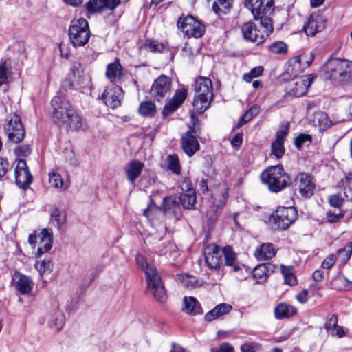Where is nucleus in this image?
<instances>
[{
    "mask_svg": "<svg viewBox=\"0 0 352 352\" xmlns=\"http://www.w3.org/2000/svg\"><path fill=\"white\" fill-rule=\"evenodd\" d=\"M244 6L251 11L254 19L260 20L262 30L258 29L253 22L248 21L241 27L243 36L248 41L261 44L274 30L272 19L274 0H244Z\"/></svg>",
    "mask_w": 352,
    "mask_h": 352,
    "instance_id": "nucleus-1",
    "label": "nucleus"
},
{
    "mask_svg": "<svg viewBox=\"0 0 352 352\" xmlns=\"http://www.w3.org/2000/svg\"><path fill=\"white\" fill-rule=\"evenodd\" d=\"M51 104L52 120L58 126L73 130L81 128V118L68 101L57 96L53 98Z\"/></svg>",
    "mask_w": 352,
    "mask_h": 352,
    "instance_id": "nucleus-2",
    "label": "nucleus"
},
{
    "mask_svg": "<svg viewBox=\"0 0 352 352\" xmlns=\"http://www.w3.org/2000/svg\"><path fill=\"white\" fill-rule=\"evenodd\" d=\"M3 130L8 137V142L12 145H17L14 149L15 162L17 164L14 168L15 182L19 188H22V184L19 179L22 168L19 164L22 162V147L20 145L22 141V122L19 115L13 114L10 116L3 125Z\"/></svg>",
    "mask_w": 352,
    "mask_h": 352,
    "instance_id": "nucleus-3",
    "label": "nucleus"
},
{
    "mask_svg": "<svg viewBox=\"0 0 352 352\" xmlns=\"http://www.w3.org/2000/svg\"><path fill=\"white\" fill-rule=\"evenodd\" d=\"M136 261L145 273L148 290L157 302H164L167 299V296L161 276L156 267L148 265L144 257L141 254L137 256Z\"/></svg>",
    "mask_w": 352,
    "mask_h": 352,
    "instance_id": "nucleus-4",
    "label": "nucleus"
},
{
    "mask_svg": "<svg viewBox=\"0 0 352 352\" xmlns=\"http://www.w3.org/2000/svg\"><path fill=\"white\" fill-rule=\"evenodd\" d=\"M324 77L335 85L350 83L352 61L338 58L329 59L324 65Z\"/></svg>",
    "mask_w": 352,
    "mask_h": 352,
    "instance_id": "nucleus-5",
    "label": "nucleus"
},
{
    "mask_svg": "<svg viewBox=\"0 0 352 352\" xmlns=\"http://www.w3.org/2000/svg\"><path fill=\"white\" fill-rule=\"evenodd\" d=\"M194 109L198 113H204L213 98L212 83L207 77H199L195 82Z\"/></svg>",
    "mask_w": 352,
    "mask_h": 352,
    "instance_id": "nucleus-6",
    "label": "nucleus"
},
{
    "mask_svg": "<svg viewBox=\"0 0 352 352\" xmlns=\"http://www.w3.org/2000/svg\"><path fill=\"white\" fill-rule=\"evenodd\" d=\"M261 179L270 191L278 192L289 186L291 179L283 166H270L261 174Z\"/></svg>",
    "mask_w": 352,
    "mask_h": 352,
    "instance_id": "nucleus-7",
    "label": "nucleus"
},
{
    "mask_svg": "<svg viewBox=\"0 0 352 352\" xmlns=\"http://www.w3.org/2000/svg\"><path fill=\"white\" fill-rule=\"evenodd\" d=\"M45 309L48 327L56 333L59 332L65 325V316L60 307L58 299L50 297L45 302Z\"/></svg>",
    "mask_w": 352,
    "mask_h": 352,
    "instance_id": "nucleus-8",
    "label": "nucleus"
},
{
    "mask_svg": "<svg viewBox=\"0 0 352 352\" xmlns=\"http://www.w3.org/2000/svg\"><path fill=\"white\" fill-rule=\"evenodd\" d=\"M89 37L90 32L86 19L80 18L72 21L69 28V38L74 47L85 45Z\"/></svg>",
    "mask_w": 352,
    "mask_h": 352,
    "instance_id": "nucleus-9",
    "label": "nucleus"
},
{
    "mask_svg": "<svg viewBox=\"0 0 352 352\" xmlns=\"http://www.w3.org/2000/svg\"><path fill=\"white\" fill-rule=\"evenodd\" d=\"M177 26L188 37H201L205 32V25L191 15L180 17Z\"/></svg>",
    "mask_w": 352,
    "mask_h": 352,
    "instance_id": "nucleus-10",
    "label": "nucleus"
},
{
    "mask_svg": "<svg viewBox=\"0 0 352 352\" xmlns=\"http://www.w3.org/2000/svg\"><path fill=\"white\" fill-rule=\"evenodd\" d=\"M38 239V248L35 255L40 257L43 254L49 252L52 248L53 234L47 228H43L37 235L36 232L30 234L28 238V243L35 247Z\"/></svg>",
    "mask_w": 352,
    "mask_h": 352,
    "instance_id": "nucleus-11",
    "label": "nucleus"
},
{
    "mask_svg": "<svg viewBox=\"0 0 352 352\" xmlns=\"http://www.w3.org/2000/svg\"><path fill=\"white\" fill-rule=\"evenodd\" d=\"M38 239V248L35 255L40 257L43 254L49 252L52 248L53 234L47 228H43L37 235L36 232L30 234L28 238V243L35 247Z\"/></svg>",
    "mask_w": 352,
    "mask_h": 352,
    "instance_id": "nucleus-12",
    "label": "nucleus"
},
{
    "mask_svg": "<svg viewBox=\"0 0 352 352\" xmlns=\"http://www.w3.org/2000/svg\"><path fill=\"white\" fill-rule=\"evenodd\" d=\"M314 78V76L309 75L292 79L285 86L287 93L295 97L303 96L307 93L308 87L313 82Z\"/></svg>",
    "mask_w": 352,
    "mask_h": 352,
    "instance_id": "nucleus-13",
    "label": "nucleus"
},
{
    "mask_svg": "<svg viewBox=\"0 0 352 352\" xmlns=\"http://www.w3.org/2000/svg\"><path fill=\"white\" fill-rule=\"evenodd\" d=\"M297 215L294 207H280L272 214V218L278 228L286 230L294 222Z\"/></svg>",
    "mask_w": 352,
    "mask_h": 352,
    "instance_id": "nucleus-14",
    "label": "nucleus"
},
{
    "mask_svg": "<svg viewBox=\"0 0 352 352\" xmlns=\"http://www.w3.org/2000/svg\"><path fill=\"white\" fill-rule=\"evenodd\" d=\"M170 88V78L165 75H161L153 82L150 94L152 98L160 101L169 94Z\"/></svg>",
    "mask_w": 352,
    "mask_h": 352,
    "instance_id": "nucleus-15",
    "label": "nucleus"
},
{
    "mask_svg": "<svg viewBox=\"0 0 352 352\" xmlns=\"http://www.w3.org/2000/svg\"><path fill=\"white\" fill-rule=\"evenodd\" d=\"M294 185L302 196L310 197L313 195L315 185L310 175L305 173L298 174L295 178Z\"/></svg>",
    "mask_w": 352,
    "mask_h": 352,
    "instance_id": "nucleus-16",
    "label": "nucleus"
},
{
    "mask_svg": "<svg viewBox=\"0 0 352 352\" xmlns=\"http://www.w3.org/2000/svg\"><path fill=\"white\" fill-rule=\"evenodd\" d=\"M289 133V124L281 126L276 133V139L271 145V154L277 159H280L285 153V138Z\"/></svg>",
    "mask_w": 352,
    "mask_h": 352,
    "instance_id": "nucleus-17",
    "label": "nucleus"
},
{
    "mask_svg": "<svg viewBox=\"0 0 352 352\" xmlns=\"http://www.w3.org/2000/svg\"><path fill=\"white\" fill-rule=\"evenodd\" d=\"M205 260L211 269H219L222 264V252L215 244L208 245L204 250Z\"/></svg>",
    "mask_w": 352,
    "mask_h": 352,
    "instance_id": "nucleus-18",
    "label": "nucleus"
},
{
    "mask_svg": "<svg viewBox=\"0 0 352 352\" xmlns=\"http://www.w3.org/2000/svg\"><path fill=\"white\" fill-rule=\"evenodd\" d=\"M187 96V90L184 88L177 90L170 100L164 106L162 114L167 117L175 111L184 102Z\"/></svg>",
    "mask_w": 352,
    "mask_h": 352,
    "instance_id": "nucleus-19",
    "label": "nucleus"
},
{
    "mask_svg": "<svg viewBox=\"0 0 352 352\" xmlns=\"http://www.w3.org/2000/svg\"><path fill=\"white\" fill-rule=\"evenodd\" d=\"M102 97L107 106L114 109L120 105L122 90L118 86H113L107 89Z\"/></svg>",
    "mask_w": 352,
    "mask_h": 352,
    "instance_id": "nucleus-20",
    "label": "nucleus"
},
{
    "mask_svg": "<svg viewBox=\"0 0 352 352\" xmlns=\"http://www.w3.org/2000/svg\"><path fill=\"white\" fill-rule=\"evenodd\" d=\"M326 21L319 14H311L303 29L308 36H314L317 32L324 29Z\"/></svg>",
    "mask_w": 352,
    "mask_h": 352,
    "instance_id": "nucleus-21",
    "label": "nucleus"
},
{
    "mask_svg": "<svg viewBox=\"0 0 352 352\" xmlns=\"http://www.w3.org/2000/svg\"><path fill=\"white\" fill-rule=\"evenodd\" d=\"M120 3V0H89L86 4L87 11L91 13L100 12L105 8L113 10Z\"/></svg>",
    "mask_w": 352,
    "mask_h": 352,
    "instance_id": "nucleus-22",
    "label": "nucleus"
},
{
    "mask_svg": "<svg viewBox=\"0 0 352 352\" xmlns=\"http://www.w3.org/2000/svg\"><path fill=\"white\" fill-rule=\"evenodd\" d=\"M182 146L184 153L189 157H192L199 149V144L190 131L182 135Z\"/></svg>",
    "mask_w": 352,
    "mask_h": 352,
    "instance_id": "nucleus-23",
    "label": "nucleus"
},
{
    "mask_svg": "<svg viewBox=\"0 0 352 352\" xmlns=\"http://www.w3.org/2000/svg\"><path fill=\"white\" fill-rule=\"evenodd\" d=\"M144 167V163L137 160H132L126 164L124 170L131 184H133L135 183L137 178L141 175Z\"/></svg>",
    "mask_w": 352,
    "mask_h": 352,
    "instance_id": "nucleus-24",
    "label": "nucleus"
},
{
    "mask_svg": "<svg viewBox=\"0 0 352 352\" xmlns=\"http://www.w3.org/2000/svg\"><path fill=\"white\" fill-rule=\"evenodd\" d=\"M124 74L118 59L107 66L106 76L113 83H116L122 79Z\"/></svg>",
    "mask_w": 352,
    "mask_h": 352,
    "instance_id": "nucleus-25",
    "label": "nucleus"
},
{
    "mask_svg": "<svg viewBox=\"0 0 352 352\" xmlns=\"http://www.w3.org/2000/svg\"><path fill=\"white\" fill-rule=\"evenodd\" d=\"M163 200V209L164 215L177 214L178 213H179V198L177 197L175 195H172L164 197Z\"/></svg>",
    "mask_w": 352,
    "mask_h": 352,
    "instance_id": "nucleus-26",
    "label": "nucleus"
},
{
    "mask_svg": "<svg viewBox=\"0 0 352 352\" xmlns=\"http://www.w3.org/2000/svg\"><path fill=\"white\" fill-rule=\"evenodd\" d=\"M232 309V307L230 304L220 303L205 315V320L208 322L214 320L221 316L230 313Z\"/></svg>",
    "mask_w": 352,
    "mask_h": 352,
    "instance_id": "nucleus-27",
    "label": "nucleus"
},
{
    "mask_svg": "<svg viewBox=\"0 0 352 352\" xmlns=\"http://www.w3.org/2000/svg\"><path fill=\"white\" fill-rule=\"evenodd\" d=\"M311 122L314 126L319 128L320 131H325L333 125L332 120L329 118L327 114L322 111L314 113Z\"/></svg>",
    "mask_w": 352,
    "mask_h": 352,
    "instance_id": "nucleus-28",
    "label": "nucleus"
},
{
    "mask_svg": "<svg viewBox=\"0 0 352 352\" xmlns=\"http://www.w3.org/2000/svg\"><path fill=\"white\" fill-rule=\"evenodd\" d=\"M275 255V248L271 243H263L254 252V256L258 261L268 260Z\"/></svg>",
    "mask_w": 352,
    "mask_h": 352,
    "instance_id": "nucleus-29",
    "label": "nucleus"
},
{
    "mask_svg": "<svg viewBox=\"0 0 352 352\" xmlns=\"http://www.w3.org/2000/svg\"><path fill=\"white\" fill-rule=\"evenodd\" d=\"M184 311L188 314L197 315L202 313V309L199 302L192 296L184 298Z\"/></svg>",
    "mask_w": 352,
    "mask_h": 352,
    "instance_id": "nucleus-30",
    "label": "nucleus"
},
{
    "mask_svg": "<svg viewBox=\"0 0 352 352\" xmlns=\"http://www.w3.org/2000/svg\"><path fill=\"white\" fill-rule=\"evenodd\" d=\"M69 80L71 85L74 87H80L84 83L85 76L80 64H74L72 65L69 74Z\"/></svg>",
    "mask_w": 352,
    "mask_h": 352,
    "instance_id": "nucleus-31",
    "label": "nucleus"
},
{
    "mask_svg": "<svg viewBox=\"0 0 352 352\" xmlns=\"http://www.w3.org/2000/svg\"><path fill=\"white\" fill-rule=\"evenodd\" d=\"M176 280L187 288H195L203 285L202 280H198L195 276L188 274H177Z\"/></svg>",
    "mask_w": 352,
    "mask_h": 352,
    "instance_id": "nucleus-32",
    "label": "nucleus"
},
{
    "mask_svg": "<svg viewBox=\"0 0 352 352\" xmlns=\"http://www.w3.org/2000/svg\"><path fill=\"white\" fill-rule=\"evenodd\" d=\"M296 313L297 309L294 307L286 303H280L274 309L275 317L278 319L290 317Z\"/></svg>",
    "mask_w": 352,
    "mask_h": 352,
    "instance_id": "nucleus-33",
    "label": "nucleus"
},
{
    "mask_svg": "<svg viewBox=\"0 0 352 352\" xmlns=\"http://www.w3.org/2000/svg\"><path fill=\"white\" fill-rule=\"evenodd\" d=\"M50 217V223L58 229H60L66 223L65 213L57 208H54L51 210Z\"/></svg>",
    "mask_w": 352,
    "mask_h": 352,
    "instance_id": "nucleus-34",
    "label": "nucleus"
},
{
    "mask_svg": "<svg viewBox=\"0 0 352 352\" xmlns=\"http://www.w3.org/2000/svg\"><path fill=\"white\" fill-rule=\"evenodd\" d=\"M49 184L55 189L66 190L69 188V184L65 182L62 176L56 172H50L48 174Z\"/></svg>",
    "mask_w": 352,
    "mask_h": 352,
    "instance_id": "nucleus-35",
    "label": "nucleus"
},
{
    "mask_svg": "<svg viewBox=\"0 0 352 352\" xmlns=\"http://www.w3.org/2000/svg\"><path fill=\"white\" fill-rule=\"evenodd\" d=\"M232 0H217L212 4L213 11L219 14H226L230 10Z\"/></svg>",
    "mask_w": 352,
    "mask_h": 352,
    "instance_id": "nucleus-36",
    "label": "nucleus"
},
{
    "mask_svg": "<svg viewBox=\"0 0 352 352\" xmlns=\"http://www.w3.org/2000/svg\"><path fill=\"white\" fill-rule=\"evenodd\" d=\"M34 266L41 276L51 273L54 268V264L50 258L38 260Z\"/></svg>",
    "mask_w": 352,
    "mask_h": 352,
    "instance_id": "nucleus-37",
    "label": "nucleus"
},
{
    "mask_svg": "<svg viewBox=\"0 0 352 352\" xmlns=\"http://www.w3.org/2000/svg\"><path fill=\"white\" fill-rule=\"evenodd\" d=\"M339 186L343 188L346 199L352 200V173H348L345 177L339 182Z\"/></svg>",
    "mask_w": 352,
    "mask_h": 352,
    "instance_id": "nucleus-38",
    "label": "nucleus"
},
{
    "mask_svg": "<svg viewBox=\"0 0 352 352\" xmlns=\"http://www.w3.org/2000/svg\"><path fill=\"white\" fill-rule=\"evenodd\" d=\"M179 201L184 208L187 209L192 208L196 203L195 191L190 190V192L182 193L179 197Z\"/></svg>",
    "mask_w": 352,
    "mask_h": 352,
    "instance_id": "nucleus-39",
    "label": "nucleus"
},
{
    "mask_svg": "<svg viewBox=\"0 0 352 352\" xmlns=\"http://www.w3.org/2000/svg\"><path fill=\"white\" fill-rule=\"evenodd\" d=\"M23 173L24 177L26 178V182H23V192L25 193V195H28V193L30 194V199H32L34 195V191L32 188L28 187V185H30L33 180V176L32 175L31 173L30 172V170L27 166L26 162L23 160Z\"/></svg>",
    "mask_w": 352,
    "mask_h": 352,
    "instance_id": "nucleus-40",
    "label": "nucleus"
},
{
    "mask_svg": "<svg viewBox=\"0 0 352 352\" xmlns=\"http://www.w3.org/2000/svg\"><path fill=\"white\" fill-rule=\"evenodd\" d=\"M139 112L144 116L153 117L156 113L155 104L151 101L142 102L139 107Z\"/></svg>",
    "mask_w": 352,
    "mask_h": 352,
    "instance_id": "nucleus-41",
    "label": "nucleus"
},
{
    "mask_svg": "<svg viewBox=\"0 0 352 352\" xmlns=\"http://www.w3.org/2000/svg\"><path fill=\"white\" fill-rule=\"evenodd\" d=\"M34 286L32 280L23 275V295H26L28 300L31 302L35 296Z\"/></svg>",
    "mask_w": 352,
    "mask_h": 352,
    "instance_id": "nucleus-42",
    "label": "nucleus"
},
{
    "mask_svg": "<svg viewBox=\"0 0 352 352\" xmlns=\"http://www.w3.org/2000/svg\"><path fill=\"white\" fill-rule=\"evenodd\" d=\"M281 272L284 276L285 283L293 286L297 283V280L294 274V270L292 267L280 266Z\"/></svg>",
    "mask_w": 352,
    "mask_h": 352,
    "instance_id": "nucleus-43",
    "label": "nucleus"
},
{
    "mask_svg": "<svg viewBox=\"0 0 352 352\" xmlns=\"http://www.w3.org/2000/svg\"><path fill=\"white\" fill-rule=\"evenodd\" d=\"M259 110L260 108L258 105H253L252 107H250L243 115V116L241 118L238 124V127H240L250 122L259 113Z\"/></svg>",
    "mask_w": 352,
    "mask_h": 352,
    "instance_id": "nucleus-44",
    "label": "nucleus"
},
{
    "mask_svg": "<svg viewBox=\"0 0 352 352\" xmlns=\"http://www.w3.org/2000/svg\"><path fill=\"white\" fill-rule=\"evenodd\" d=\"M337 280H340L342 282V284L343 285V288L344 289H352V281H350L346 277H344V276H341L340 274H338L337 276L333 277V279L331 280V285H332L333 288L338 289V290L342 289V285L337 284Z\"/></svg>",
    "mask_w": 352,
    "mask_h": 352,
    "instance_id": "nucleus-45",
    "label": "nucleus"
},
{
    "mask_svg": "<svg viewBox=\"0 0 352 352\" xmlns=\"http://www.w3.org/2000/svg\"><path fill=\"white\" fill-rule=\"evenodd\" d=\"M168 168L173 173L179 175L181 171L179 160L176 155H170L166 158Z\"/></svg>",
    "mask_w": 352,
    "mask_h": 352,
    "instance_id": "nucleus-46",
    "label": "nucleus"
},
{
    "mask_svg": "<svg viewBox=\"0 0 352 352\" xmlns=\"http://www.w3.org/2000/svg\"><path fill=\"white\" fill-rule=\"evenodd\" d=\"M305 69L301 64L294 57L289 61L287 72L294 76H297L299 74L303 72Z\"/></svg>",
    "mask_w": 352,
    "mask_h": 352,
    "instance_id": "nucleus-47",
    "label": "nucleus"
},
{
    "mask_svg": "<svg viewBox=\"0 0 352 352\" xmlns=\"http://www.w3.org/2000/svg\"><path fill=\"white\" fill-rule=\"evenodd\" d=\"M270 52L277 54H285L287 52V45L282 41H276L268 46Z\"/></svg>",
    "mask_w": 352,
    "mask_h": 352,
    "instance_id": "nucleus-48",
    "label": "nucleus"
},
{
    "mask_svg": "<svg viewBox=\"0 0 352 352\" xmlns=\"http://www.w3.org/2000/svg\"><path fill=\"white\" fill-rule=\"evenodd\" d=\"M267 265L261 264L256 266L253 270V277L258 282L263 281L267 276Z\"/></svg>",
    "mask_w": 352,
    "mask_h": 352,
    "instance_id": "nucleus-49",
    "label": "nucleus"
},
{
    "mask_svg": "<svg viewBox=\"0 0 352 352\" xmlns=\"http://www.w3.org/2000/svg\"><path fill=\"white\" fill-rule=\"evenodd\" d=\"M311 141V135L305 133H300L295 138L294 145L298 149H300L302 146L310 144Z\"/></svg>",
    "mask_w": 352,
    "mask_h": 352,
    "instance_id": "nucleus-50",
    "label": "nucleus"
},
{
    "mask_svg": "<svg viewBox=\"0 0 352 352\" xmlns=\"http://www.w3.org/2000/svg\"><path fill=\"white\" fill-rule=\"evenodd\" d=\"M295 58L301 64L302 67L305 69L311 65L314 59V55L311 52L304 53L300 54V56H296Z\"/></svg>",
    "mask_w": 352,
    "mask_h": 352,
    "instance_id": "nucleus-51",
    "label": "nucleus"
},
{
    "mask_svg": "<svg viewBox=\"0 0 352 352\" xmlns=\"http://www.w3.org/2000/svg\"><path fill=\"white\" fill-rule=\"evenodd\" d=\"M222 254L224 255L226 264L227 265H233L236 260V254L230 246H226L223 249Z\"/></svg>",
    "mask_w": 352,
    "mask_h": 352,
    "instance_id": "nucleus-52",
    "label": "nucleus"
},
{
    "mask_svg": "<svg viewBox=\"0 0 352 352\" xmlns=\"http://www.w3.org/2000/svg\"><path fill=\"white\" fill-rule=\"evenodd\" d=\"M263 70L264 69L261 66L254 67L250 71V72L245 73L243 75V80L246 82H250L253 78L261 76Z\"/></svg>",
    "mask_w": 352,
    "mask_h": 352,
    "instance_id": "nucleus-53",
    "label": "nucleus"
},
{
    "mask_svg": "<svg viewBox=\"0 0 352 352\" xmlns=\"http://www.w3.org/2000/svg\"><path fill=\"white\" fill-rule=\"evenodd\" d=\"M337 252L340 259L343 262H346L351 256L352 247L351 245H346L343 248L339 249Z\"/></svg>",
    "mask_w": 352,
    "mask_h": 352,
    "instance_id": "nucleus-54",
    "label": "nucleus"
},
{
    "mask_svg": "<svg viewBox=\"0 0 352 352\" xmlns=\"http://www.w3.org/2000/svg\"><path fill=\"white\" fill-rule=\"evenodd\" d=\"M241 352H261V345L257 343H245L241 346Z\"/></svg>",
    "mask_w": 352,
    "mask_h": 352,
    "instance_id": "nucleus-55",
    "label": "nucleus"
},
{
    "mask_svg": "<svg viewBox=\"0 0 352 352\" xmlns=\"http://www.w3.org/2000/svg\"><path fill=\"white\" fill-rule=\"evenodd\" d=\"M338 326V318L336 316L332 315L329 320L327 321L325 324L326 330L331 333L332 336H334V329Z\"/></svg>",
    "mask_w": 352,
    "mask_h": 352,
    "instance_id": "nucleus-56",
    "label": "nucleus"
},
{
    "mask_svg": "<svg viewBox=\"0 0 352 352\" xmlns=\"http://www.w3.org/2000/svg\"><path fill=\"white\" fill-rule=\"evenodd\" d=\"M144 214L147 217V219L151 221L152 225L155 224V217L157 214H161V212L157 209L150 207L144 210Z\"/></svg>",
    "mask_w": 352,
    "mask_h": 352,
    "instance_id": "nucleus-57",
    "label": "nucleus"
},
{
    "mask_svg": "<svg viewBox=\"0 0 352 352\" xmlns=\"http://www.w3.org/2000/svg\"><path fill=\"white\" fill-rule=\"evenodd\" d=\"M343 201L344 199L340 195H333L329 197V202L330 205L335 208H340Z\"/></svg>",
    "mask_w": 352,
    "mask_h": 352,
    "instance_id": "nucleus-58",
    "label": "nucleus"
},
{
    "mask_svg": "<svg viewBox=\"0 0 352 352\" xmlns=\"http://www.w3.org/2000/svg\"><path fill=\"white\" fill-rule=\"evenodd\" d=\"M16 281V285L14 286V288L19 292L22 293V275L19 273H16L13 278L12 282L14 283Z\"/></svg>",
    "mask_w": 352,
    "mask_h": 352,
    "instance_id": "nucleus-59",
    "label": "nucleus"
},
{
    "mask_svg": "<svg viewBox=\"0 0 352 352\" xmlns=\"http://www.w3.org/2000/svg\"><path fill=\"white\" fill-rule=\"evenodd\" d=\"M211 352H234V350L231 344L225 342L220 345L219 349H212Z\"/></svg>",
    "mask_w": 352,
    "mask_h": 352,
    "instance_id": "nucleus-60",
    "label": "nucleus"
},
{
    "mask_svg": "<svg viewBox=\"0 0 352 352\" xmlns=\"http://www.w3.org/2000/svg\"><path fill=\"white\" fill-rule=\"evenodd\" d=\"M336 262V256L333 254L328 256L322 262L323 268L330 269Z\"/></svg>",
    "mask_w": 352,
    "mask_h": 352,
    "instance_id": "nucleus-61",
    "label": "nucleus"
},
{
    "mask_svg": "<svg viewBox=\"0 0 352 352\" xmlns=\"http://www.w3.org/2000/svg\"><path fill=\"white\" fill-rule=\"evenodd\" d=\"M175 249V245L169 242L168 243L167 245L164 248V249L163 250H161L159 251V254L160 255H169L170 256H172V254L174 253V252H172L173 251H174Z\"/></svg>",
    "mask_w": 352,
    "mask_h": 352,
    "instance_id": "nucleus-62",
    "label": "nucleus"
},
{
    "mask_svg": "<svg viewBox=\"0 0 352 352\" xmlns=\"http://www.w3.org/2000/svg\"><path fill=\"white\" fill-rule=\"evenodd\" d=\"M7 70L5 63H0V85L6 82L7 80Z\"/></svg>",
    "mask_w": 352,
    "mask_h": 352,
    "instance_id": "nucleus-63",
    "label": "nucleus"
},
{
    "mask_svg": "<svg viewBox=\"0 0 352 352\" xmlns=\"http://www.w3.org/2000/svg\"><path fill=\"white\" fill-rule=\"evenodd\" d=\"M342 217L343 214L342 212H340L339 214H334L329 212L327 214V221L330 223L338 222Z\"/></svg>",
    "mask_w": 352,
    "mask_h": 352,
    "instance_id": "nucleus-64",
    "label": "nucleus"
}]
</instances>
